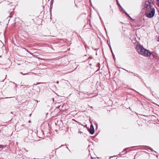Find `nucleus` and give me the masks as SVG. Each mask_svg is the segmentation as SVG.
<instances>
[{"label":"nucleus","mask_w":159,"mask_h":159,"mask_svg":"<svg viewBox=\"0 0 159 159\" xmlns=\"http://www.w3.org/2000/svg\"><path fill=\"white\" fill-rule=\"evenodd\" d=\"M136 49L138 52L140 54L145 57L150 56L151 55V52L148 50L144 48L140 44L136 45Z\"/></svg>","instance_id":"1"},{"label":"nucleus","mask_w":159,"mask_h":159,"mask_svg":"<svg viewBox=\"0 0 159 159\" xmlns=\"http://www.w3.org/2000/svg\"><path fill=\"white\" fill-rule=\"evenodd\" d=\"M155 13L154 8H152V10L145 13V15L148 17L151 18L153 16Z\"/></svg>","instance_id":"2"},{"label":"nucleus","mask_w":159,"mask_h":159,"mask_svg":"<svg viewBox=\"0 0 159 159\" xmlns=\"http://www.w3.org/2000/svg\"><path fill=\"white\" fill-rule=\"evenodd\" d=\"M154 8L153 6L144 4L143 5V9L145 11V13Z\"/></svg>","instance_id":"3"},{"label":"nucleus","mask_w":159,"mask_h":159,"mask_svg":"<svg viewBox=\"0 0 159 159\" xmlns=\"http://www.w3.org/2000/svg\"><path fill=\"white\" fill-rule=\"evenodd\" d=\"M89 131L91 134H93L94 132V127L92 125H91L90 127V128L89 130Z\"/></svg>","instance_id":"4"},{"label":"nucleus","mask_w":159,"mask_h":159,"mask_svg":"<svg viewBox=\"0 0 159 159\" xmlns=\"http://www.w3.org/2000/svg\"><path fill=\"white\" fill-rule=\"evenodd\" d=\"M116 2H117L118 3V5L121 8V10L122 11L125 13L129 17L130 19H132V18H131V17L127 13H126V12L125 11V10L123 8L120 6V4L119 3L118 0H116Z\"/></svg>","instance_id":"5"},{"label":"nucleus","mask_w":159,"mask_h":159,"mask_svg":"<svg viewBox=\"0 0 159 159\" xmlns=\"http://www.w3.org/2000/svg\"><path fill=\"white\" fill-rule=\"evenodd\" d=\"M144 4H146L148 5H151L153 6L154 5L153 0H148V1H145Z\"/></svg>","instance_id":"6"},{"label":"nucleus","mask_w":159,"mask_h":159,"mask_svg":"<svg viewBox=\"0 0 159 159\" xmlns=\"http://www.w3.org/2000/svg\"><path fill=\"white\" fill-rule=\"evenodd\" d=\"M5 147V146L2 145H0V148H2V149H3Z\"/></svg>","instance_id":"7"},{"label":"nucleus","mask_w":159,"mask_h":159,"mask_svg":"<svg viewBox=\"0 0 159 159\" xmlns=\"http://www.w3.org/2000/svg\"><path fill=\"white\" fill-rule=\"evenodd\" d=\"M134 75L135 76H137L139 78H140V77L139 76H138L139 75L137 74L134 73Z\"/></svg>","instance_id":"8"},{"label":"nucleus","mask_w":159,"mask_h":159,"mask_svg":"<svg viewBox=\"0 0 159 159\" xmlns=\"http://www.w3.org/2000/svg\"><path fill=\"white\" fill-rule=\"evenodd\" d=\"M110 49H111V53H112V56H113V55H114V54H113V52L112 51V49H111V47H110Z\"/></svg>","instance_id":"9"},{"label":"nucleus","mask_w":159,"mask_h":159,"mask_svg":"<svg viewBox=\"0 0 159 159\" xmlns=\"http://www.w3.org/2000/svg\"><path fill=\"white\" fill-rule=\"evenodd\" d=\"M41 84V83H39V82H38V83H37L36 84H33V86H34V85H37V84Z\"/></svg>","instance_id":"10"},{"label":"nucleus","mask_w":159,"mask_h":159,"mask_svg":"<svg viewBox=\"0 0 159 159\" xmlns=\"http://www.w3.org/2000/svg\"><path fill=\"white\" fill-rule=\"evenodd\" d=\"M52 1H51V2H50V7H51V6H52V3H53V2H52Z\"/></svg>","instance_id":"11"},{"label":"nucleus","mask_w":159,"mask_h":159,"mask_svg":"<svg viewBox=\"0 0 159 159\" xmlns=\"http://www.w3.org/2000/svg\"><path fill=\"white\" fill-rule=\"evenodd\" d=\"M12 97H6V98H11Z\"/></svg>","instance_id":"12"},{"label":"nucleus","mask_w":159,"mask_h":159,"mask_svg":"<svg viewBox=\"0 0 159 159\" xmlns=\"http://www.w3.org/2000/svg\"><path fill=\"white\" fill-rule=\"evenodd\" d=\"M25 126V125H21V126H22V127H24Z\"/></svg>","instance_id":"13"},{"label":"nucleus","mask_w":159,"mask_h":159,"mask_svg":"<svg viewBox=\"0 0 159 159\" xmlns=\"http://www.w3.org/2000/svg\"><path fill=\"white\" fill-rule=\"evenodd\" d=\"M56 83H57V84H58L59 83V81H57Z\"/></svg>","instance_id":"14"},{"label":"nucleus","mask_w":159,"mask_h":159,"mask_svg":"<svg viewBox=\"0 0 159 159\" xmlns=\"http://www.w3.org/2000/svg\"><path fill=\"white\" fill-rule=\"evenodd\" d=\"M26 87H28L29 85H25Z\"/></svg>","instance_id":"15"},{"label":"nucleus","mask_w":159,"mask_h":159,"mask_svg":"<svg viewBox=\"0 0 159 159\" xmlns=\"http://www.w3.org/2000/svg\"><path fill=\"white\" fill-rule=\"evenodd\" d=\"M157 2L159 3V0H157Z\"/></svg>","instance_id":"16"},{"label":"nucleus","mask_w":159,"mask_h":159,"mask_svg":"<svg viewBox=\"0 0 159 159\" xmlns=\"http://www.w3.org/2000/svg\"><path fill=\"white\" fill-rule=\"evenodd\" d=\"M150 150H151V151H154L152 149V148H151V149H150Z\"/></svg>","instance_id":"17"},{"label":"nucleus","mask_w":159,"mask_h":159,"mask_svg":"<svg viewBox=\"0 0 159 159\" xmlns=\"http://www.w3.org/2000/svg\"><path fill=\"white\" fill-rule=\"evenodd\" d=\"M21 73L23 75H26V74H23L22 72H21Z\"/></svg>","instance_id":"18"},{"label":"nucleus","mask_w":159,"mask_h":159,"mask_svg":"<svg viewBox=\"0 0 159 159\" xmlns=\"http://www.w3.org/2000/svg\"><path fill=\"white\" fill-rule=\"evenodd\" d=\"M113 58H114V60H115V58L114 57V55H113Z\"/></svg>","instance_id":"19"},{"label":"nucleus","mask_w":159,"mask_h":159,"mask_svg":"<svg viewBox=\"0 0 159 159\" xmlns=\"http://www.w3.org/2000/svg\"><path fill=\"white\" fill-rule=\"evenodd\" d=\"M28 122L30 123L31 122V121L30 120H29Z\"/></svg>","instance_id":"20"},{"label":"nucleus","mask_w":159,"mask_h":159,"mask_svg":"<svg viewBox=\"0 0 159 159\" xmlns=\"http://www.w3.org/2000/svg\"><path fill=\"white\" fill-rule=\"evenodd\" d=\"M31 114H30L29 115L30 117L31 116Z\"/></svg>","instance_id":"21"},{"label":"nucleus","mask_w":159,"mask_h":159,"mask_svg":"<svg viewBox=\"0 0 159 159\" xmlns=\"http://www.w3.org/2000/svg\"><path fill=\"white\" fill-rule=\"evenodd\" d=\"M111 11H112V13H113V10L112 9Z\"/></svg>","instance_id":"22"},{"label":"nucleus","mask_w":159,"mask_h":159,"mask_svg":"<svg viewBox=\"0 0 159 159\" xmlns=\"http://www.w3.org/2000/svg\"><path fill=\"white\" fill-rule=\"evenodd\" d=\"M129 72H131V73H133V72H130V71H129Z\"/></svg>","instance_id":"23"},{"label":"nucleus","mask_w":159,"mask_h":159,"mask_svg":"<svg viewBox=\"0 0 159 159\" xmlns=\"http://www.w3.org/2000/svg\"><path fill=\"white\" fill-rule=\"evenodd\" d=\"M24 86V85H21V86H22V87H23V86Z\"/></svg>","instance_id":"24"},{"label":"nucleus","mask_w":159,"mask_h":159,"mask_svg":"<svg viewBox=\"0 0 159 159\" xmlns=\"http://www.w3.org/2000/svg\"><path fill=\"white\" fill-rule=\"evenodd\" d=\"M157 41L159 42V39H158L157 40Z\"/></svg>","instance_id":"25"},{"label":"nucleus","mask_w":159,"mask_h":159,"mask_svg":"<svg viewBox=\"0 0 159 159\" xmlns=\"http://www.w3.org/2000/svg\"><path fill=\"white\" fill-rule=\"evenodd\" d=\"M13 83H14V84H16H16H15L14 82H13Z\"/></svg>","instance_id":"26"},{"label":"nucleus","mask_w":159,"mask_h":159,"mask_svg":"<svg viewBox=\"0 0 159 159\" xmlns=\"http://www.w3.org/2000/svg\"><path fill=\"white\" fill-rule=\"evenodd\" d=\"M72 120H74L75 121V120L73 119H72Z\"/></svg>","instance_id":"27"},{"label":"nucleus","mask_w":159,"mask_h":159,"mask_svg":"<svg viewBox=\"0 0 159 159\" xmlns=\"http://www.w3.org/2000/svg\"><path fill=\"white\" fill-rule=\"evenodd\" d=\"M100 19H101V18L100 17Z\"/></svg>","instance_id":"28"},{"label":"nucleus","mask_w":159,"mask_h":159,"mask_svg":"<svg viewBox=\"0 0 159 159\" xmlns=\"http://www.w3.org/2000/svg\"><path fill=\"white\" fill-rule=\"evenodd\" d=\"M89 58H91V59H92V58H91V57H89Z\"/></svg>","instance_id":"29"},{"label":"nucleus","mask_w":159,"mask_h":159,"mask_svg":"<svg viewBox=\"0 0 159 159\" xmlns=\"http://www.w3.org/2000/svg\"><path fill=\"white\" fill-rule=\"evenodd\" d=\"M89 58H91V59H92V58H91V57H89Z\"/></svg>","instance_id":"30"},{"label":"nucleus","mask_w":159,"mask_h":159,"mask_svg":"<svg viewBox=\"0 0 159 159\" xmlns=\"http://www.w3.org/2000/svg\"><path fill=\"white\" fill-rule=\"evenodd\" d=\"M89 58H91V59H92V58H91V57H89Z\"/></svg>","instance_id":"31"},{"label":"nucleus","mask_w":159,"mask_h":159,"mask_svg":"<svg viewBox=\"0 0 159 159\" xmlns=\"http://www.w3.org/2000/svg\"><path fill=\"white\" fill-rule=\"evenodd\" d=\"M37 102H38V101L37 100H36Z\"/></svg>","instance_id":"32"},{"label":"nucleus","mask_w":159,"mask_h":159,"mask_svg":"<svg viewBox=\"0 0 159 159\" xmlns=\"http://www.w3.org/2000/svg\"><path fill=\"white\" fill-rule=\"evenodd\" d=\"M26 50L28 52V50L27 49H26Z\"/></svg>","instance_id":"33"},{"label":"nucleus","mask_w":159,"mask_h":159,"mask_svg":"<svg viewBox=\"0 0 159 159\" xmlns=\"http://www.w3.org/2000/svg\"><path fill=\"white\" fill-rule=\"evenodd\" d=\"M54 0H51L52 1H53Z\"/></svg>","instance_id":"34"},{"label":"nucleus","mask_w":159,"mask_h":159,"mask_svg":"<svg viewBox=\"0 0 159 159\" xmlns=\"http://www.w3.org/2000/svg\"><path fill=\"white\" fill-rule=\"evenodd\" d=\"M25 88V87H22V88Z\"/></svg>","instance_id":"35"},{"label":"nucleus","mask_w":159,"mask_h":159,"mask_svg":"<svg viewBox=\"0 0 159 159\" xmlns=\"http://www.w3.org/2000/svg\"><path fill=\"white\" fill-rule=\"evenodd\" d=\"M25 88V87H22V88Z\"/></svg>","instance_id":"36"}]
</instances>
